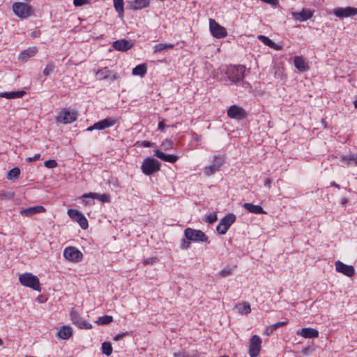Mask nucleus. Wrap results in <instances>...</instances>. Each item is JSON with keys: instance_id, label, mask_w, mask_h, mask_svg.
Listing matches in <instances>:
<instances>
[{"instance_id": "1", "label": "nucleus", "mask_w": 357, "mask_h": 357, "mask_svg": "<svg viewBox=\"0 0 357 357\" xmlns=\"http://www.w3.org/2000/svg\"><path fill=\"white\" fill-rule=\"evenodd\" d=\"M245 67L243 65L229 66L227 67L226 74L229 81L234 84L243 82Z\"/></svg>"}, {"instance_id": "2", "label": "nucleus", "mask_w": 357, "mask_h": 357, "mask_svg": "<svg viewBox=\"0 0 357 357\" xmlns=\"http://www.w3.org/2000/svg\"><path fill=\"white\" fill-rule=\"evenodd\" d=\"M19 281L24 287H30L38 292L41 291L39 279L31 273H24L20 275Z\"/></svg>"}, {"instance_id": "3", "label": "nucleus", "mask_w": 357, "mask_h": 357, "mask_svg": "<svg viewBox=\"0 0 357 357\" xmlns=\"http://www.w3.org/2000/svg\"><path fill=\"white\" fill-rule=\"evenodd\" d=\"M160 162L151 157L146 158L144 160L141 167L142 172L146 176H150L153 173L158 172L160 169Z\"/></svg>"}, {"instance_id": "4", "label": "nucleus", "mask_w": 357, "mask_h": 357, "mask_svg": "<svg viewBox=\"0 0 357 357\" xmlns=\"http://www.w3.org/2000/svg\"><path fill=\"white\" fill-rule=\"evenodd\" d=\"M14 13L22 19H26L30 17L33 13L32 7L24 3L16 2L13 5Z\"/></svg>"}, {"instance_id": "5", "label": "nucleus", "mask_w": 357, "mask_h": 357, "mask_svg": "<svg viewBox=\"0 0 357 357\" xmlns=\"http://www.w3.org/2000/svg\"><path fill=\"white\" fill-rule=\"evenodd\" d=\"M77 119V112L69 109H63L56 117L57 123L68 124L75 121Z\"/></svg>"}, {"instance_id": "6", "label": "nucleus", "mask_w": 357, "mask_h": 357, "mask_svg": "<svg viewBox=\"0 0 357 357\" xmlns=\"http://www.w3.org/2000/svg\"><path fill=\"white\" fill-rule=\"evenodd\" d=\"M185 238L193 242H206L208 236L201 230L188 227L184 231Z\"/></svg>"}, {"instance_id": "7", "label": "nucleus", "mask_w": 357, "mask_h": 357, "mask_svg": "<svg viewBox=\"0 0 357 357\" xmlns=\"http://www.w3.org/2000/svg\"><path fill=\"white\" fill-rule=\"evenodd\" d=\"M118 122V119L114 116L105 118L101 121L95 123L93 126L86 128L87 131L93 130H104L105 128L114 126Z\"/></svg>"}, {"instance_id": "8", "label": "nucleus", "mask_w": 357, "mask_h": 357, "mask_svg": "<svg viewBox=\"0 0 357 357\" xmlns=\"http://www.w3.org/2000/svg\"><path fill=\"white\" fill-rule=\"evenodd\" d=\"M67 213L73 221L79 224L82 229H86L88 228V220L79 211L71 208L68 210Z\"/></svg>"}, {"instance_id": "9", "label": "nucleus", "mask_w": 357, "mask_h": 357, "mask_svg": "<svg viewBox=\"0 0 357 357\" xmlns=\"http://www.w3.org/2000/svg\"><path fill=\"white\" fill-rule=\"evenodd\" d=\"M225 159L222 155H216L213 158L212 164L209 166L205 167L204 172L207 176H211L220 169V168L225 163Z\"/></svg>"}, {"instance_id": "10", "label": "nucleus", "mask_w": 357, "mask_h": 357, "mask_svg": "<svg viewBox=\"0 0 357 357\" xmlns=\"http://www.w3.org/2000/svg\"><path fill=\"white\" fill-rule=\"evenodd\" d=\"M63 257L66 259L73 262H79L82 259V253L75 247L69 246L64 249Z\"/></svg>"}, {"instance_id": "11", "label": "nucleus", "mask_w": 357, "mask_h": 357, "mask_svg": "<svg viewBox=\"0 0 357 357\" xmlns=\"http://www.w3.org/2000/svg\"><path fill=\"white\" fill-rule=\"evenodd\" d=\"M209 29L213 36L216 38H222L227 35L226 29L213 19L209 20Z\"/></svg>"}, {"instance_id": "12", "label": "nucleus", "mask_w": 357, "mask_h": 357, "mask_svg": "<svg viewBox=\"0 0 357 357\" xmlns=\"http://www.w3.org/2000/svg\"><path fill=\"white\" fill-rule=\"evenodd\" d=\"M261 340L259 336L255 335H253L249 343V351L248 354L250 357H257L261 350Z\"/></svg>"}, {"instance_id": "13", "label": "nucleus", "mask_w": 357, "mask_h": 357, "mask_svg": "<svg viewBox=\"0 0 357 357\" xmlns=\"http://www.w3.org/2000/svg\"><path fill=\"white\" fill-rule=\"evenodd\" d=\"M227 116L231 119L242 120L247 117V112L243 107L234 105L228 108Z\"/></svg>"}, {"instance_id": "14", "label": "nucleus", "mask_w": 357, "mask_h": 357, "mask_svg": "<svg viewBox=\"0 0 357 357\" xmlns=\"http://www.w3.org/2000/svg\"><path fill=\"white\" fill-rule=\"evenodd\" d=\"M333 14L342 19L344 17H353L357 15V8H353L350 6H347L345 8L337 7L333 10Z\"/></svg>"}, {"instance_id": "15", "label": "nucleus", "mask_w": 357, "mask_h": 357, "mask_svg": "<svg viewBox=\"0 0 357 357\" xmlns=\"http://www.w3.org/2000/svg\"><path fill=\"white\" fill-rule=\"evenodd\" d=\"M70 319L73 323L79 328L91 329L92 328V325L86 322V321L81 317L79 313L73 309L70 311Z\"/></svg>"}, {"instance_id": "16", "label": "nucleus", "mask_w": 357, "mask_h": 357, "mask_svg": "<svg viewBox=\"0 0 357 357\" xmlns=\"http://www.w3.org/2000/svg\"><path fill=\"white\" fill-rule=\"evenodd\" d=\"M96 79L102 80L109 78L111 81H114L119 78L116 73H112L107 67L99 69L96 72Z\"/></svg>"}, {"instance_id": "17", "label": "nucleus", "mask_w": 357, "mask_h": 357, "mask_svg": "<svg viewBox=\"0 0 357 357\" xmlns=\"http://www.w3.org/2000/svg\"><path fill=\"white\" fill-rule=\"evenodd\" d=\"M335 270L338 273H341L347 277H352L355 273L354 266L347 265L340 261H337L335 263Z\"/></svg>"}, {"instance_id": "18", "label": "nucleus", "mask_w": 357, "mask_h": 357, "mask_svg": "<svg viewBox=\"0 0 357 357\" xmlns=\"http://www.w3.org/2000/svg\"><path fill=\"white\" fill-rule=\"evenodd\" d=\"M314 12L309 9H302L300 12H291L292 18L298 22H305L313 16Z\"/></svg>"}, {"instance_id": "19", "label": "nucleus", "mask_w": 357, "mask_h": 357, "mask_svg": "<svg viewBox=\"0 0 357 357\" xmlns=\"http://www.w3.org/2000/svg\"><path fill=\"white\" fill-rule=\"evenodd\" d=\"M45 211L43 206H36L21 210L20 214L24 217H31L36 213H44Z\"/></svg>"}, {"instance_id": "20", "label": "nucleus", "mask_w": 357, "mask_h": 357, "mask_svg": "<svg viewBox=\"0 0 357 357\" xmlns=\"http://www.w3.org/2000/svg\"><path fill=\"white\" fill-rule=\"evenodd\" d=\"M296 334L304 338H317L319 337V331L312 328H303L297 331Z\"/></svg>"}, {"instance_id": "21", "label": "nucleus", "mask_w": 357, "mask_h": 357, "mask_svg": "<svg viewBox=\"0 0 357 357\" xmlns=\"http://www.w3.org/2000/svg\"><path fill=\"white\" fill-rule=\"evenodd\" d=\"M112 47L118 51L126 52L132 48V44L125 39L118 40L113 43Z\"/></svg>"}, {"instance_id": "22", "label": "nucleus", "mask_w": 357, "mask_h": 357, "mask_svg": "<svg viewBox=\"0 0 357 357\" xmlns=\"http://www.w3.org/2000/svg\"><path fill=\"white\" fill-rule=\"evenodd\" d=\"M149 4L150 0H132L128 3V8L137 10L149 7Z\"/></svg>"}, {"instance_id": "23", "label": "nucleus", "mask_w": 357, "mask_h": 357, "mask_svg": "<svg viewBox=\"0 0 357 357\" xmlns=\"http://www.w3.org/2000/svg\"><path fill=\"white\" fill-rule=\"evenodd\" d=\"M37 52L38 48L36 47H30L20 52L18 59L22 61H26L29 59L35 56Z\"/></svg>"}, {"instance_id": "24", "label": "nucleus", "mask_w": 357, "mask_h": 357, "mask_svg": "<svg viewBox=\"0 0 357 357\" xmlns=\"http://www.w3.org/2000/svg\"><path fill=\"white\" fill-rule=\"evenodd\" d=\"M82 197L96 199L102 203H109L111 201L110 196L108 194H98L96 192H89L88 194H84L82 196Z\"/></svg>"}, {"instance_id": "25", "label": "nucleus", "mask_w": 357, "mask_h": 357, "mask_svg": "<svg viewBox=\"0 0 357 357\" xmlns=\"http://www.w3.org/2000/svg\"><path fill=\"white\" fill-rule=\"evenodd\" d=\"M154 155L165 162H169L170 163H174L178 158L177 155L166 154L158 149L155 151Z\"/></svg>"}, {"instance_id": "26", "label": "nucleus", "mask_w": 357, "mask_h": 357, "mask_svg": "<svg viewBox=\"0 0 357 357\" xmlns=\"http://www.w3.org/2000/svg\"><path fill=\"white\" fill-rule=\"evenodd\" d=\"M26 92L23 90L10 91V92H1L0 98H5L6 99H16L22 98Z\"/></svg>"}, {"instance_id": "27", "label": "nucleus", "mask_w": 357, "mask_h": 357, "mask_svg": "<svg viewBox=\"0 0 357 357\" xmlns=\"http://www.w3.org/2000/svg\"><path fill=\"white\" fill-rule=\"evenodd\" d=\"M243 207L248 211L250 213L254 214H266V212L264 211L262 207L259 205H254L251 203H244Z\"/></svg>"}, {"instance_id": "28", "label": "nucleus", "mask_w": 357, "mask_h": 357, "mask_svg": "<svg viewBox=\"0 0 357 357\" xmlns=\"http://www.w3.org/2000/svg\"><path fill=\"white\" fill-rule=\"evenodd\" d=\"M294 63L295 67L301 72H304L308 69V65L305 59L300 56H296L294 58Z\"/></svg>"}, {"instance_id": "29", "label": "nucleus", "mask_w": 357, "mask_h": 357, "mask_svg": "<svg viewBox=\"0 0 357 357\" xmlns=\"http://www.w3.org/2000/svg\"><path fill=\"white\" fill-rule=\"evenodd\" d=\"M73 335V329L69 326H63L60 328L58 336L63 340L69 339Z\"/></svg>"}, {"instance_id": "30", "label": "nucleus", "mask_w": 357, "mask_h": 357, "mask_svg": "<svg viewBox=\"0 0 357 357\" xmlns=\"http://www.w3.org/2000/svg\"><path fill=\"white\" fill-rule=\"evenodd\" d=\"M341 161H342L347 166L351 165H357V155H344L341 157Z\"/></svg>"}, {"instance_id": "31", "label": "nucleus", "mask_w": 357, "mask_h": 357, "mask_svg": "<svg viewBox=\"0 0 357 357\" xmlns=\"http://www.w3.org/2000/svg\"><path fill=\"white\" fill-rule=\"evenodd\" d=\"M114 8L116 12L119 14L120 18L124 16V3L123 0H113Z\"/></svg>"}, {"instance_id": "32", "label": "nucleus", "mask_w": 357, "mask_h": 357, "mask_svg": "<svg viewBox=\"0 0 357 357\" xmlns=\"http://www.w3.org/2000/svg\"><path fill=\"white\" fill-rule=\"evenodd\" d=\"M147 73V66L146 64H139L135 66L132 71L133 75H138L140 77H144Z\"/></svg>"}, {"instance_id": "33", "label": "nucleus", "mask_w": 357, "mask_h": 357, "mask_svg": "<svg viewBox=\"0 0 357 357\" xmlns=\"http://www.w3.org/2000/svg\"><path fill=\"white\" fill-rule=\"evenodd\" d=\"M236 218V215L234 213H228L221 219L220 222L227 228H229L235 222Z\"/></svg>"}, {"instance_id": "34", "label": "nucleus", "mask_w": 357, "mask_h": 357, "mask_svg": "<svg viewBox=\"0 0 357 357\" xmlns=\"http://www.w3.org/2000/svg\"><path fill=\"white\" fill-rule=\"evenodd\" d=\"M236 307L241 313L248 314L251 312L250 305L246 302L238 304Z\"/></svg>"}, {"instance_id": "35", "label": "nucleus", "mask_w": 357, "mask_h": 357, "mask_svg": "<svg viewBox=\"0 0 357 357\" xmlns=\"http://www.w3.org/2000/svg\"><path fill=\"white\" fill-rule=\"evenodd\" d=\"M174 47V45L171 43H159L153 47V52L156 53L162 52L165 49H172Z\"/></svg>"}, {"instance_id": "36", "label": "nucleus", "mask_w": 357, "mask_h": 357, "mask_svg": "<svg viewBox=\"0 0 357 357\" xmlns=\"http://www.w3.org/2000/svg\"><path fill=\"white\" fill-rule=\"evenodd\" d=\"M112 347L109 342H104L101 346V351L103 354L109 356L112 353Z\"/></svg>"}, {"instance_id": "37", "label": "nucleus", "mask_w": 357, "mask_h": 357, "mask_svg": "<svg viewBox=\"0 0 357 357\" xmlns=\"http://www.w3.org/2000/svg\"><path fill=\"white\" fill-rule=\"evenodd\" d=\"M113 321V317L110 315H104L100 317L96 323L98 325H107Z\"/></svg>"}, {"instance_id": "38", "label": "nucleus", "mask_w": 357, "mask_h": 357, "mask_svg": "<svg viewBox=\"0 0 357 357\" xmlns=\"http://www.w3.org/2000/svg\"><path fill=\"white\" fill-rule=\"evenodd\" d=\"M20 174V170L18 167H14L8 172L7 178L8 179L18 178Z\"/></svg>"}, {"instance_id": "39", "label": "nucleus", "mask_w": 357, "mask_h": 357, "mask_svg": "<svg viewBox=\"0 0 357 357\" xmlns=\"http://www.w3.org/2000/svg\"><path fill=\"white\" fill-rule=\"evenodd\" d=\"M287 324H288V321L286 320V321H283L277 322V323L270 326L267 328V331H269V332H268V334H269V333H273L275 330H276L277 328H278L280 327L286 326Z\"/></svg>"}, {"instance_id": "40", "label": "nucleus", "mask_w": 357, "mask_h": 357, "mask_svg": "<svg viewBox=\"0 0 357 357\" xmlns=\"http://www.w3.org/2000/svg\"><path fill=\"white\" fill-rule=\"evenodd\" d=\"M55 68V64L53 61H49L43 70V74L45 76L51 75Z\"/></svg>"}, {"instance_id": "41", "label": "nucleus", "mask_w": 357, "mask_h": 357, "mask_svg": "<svg viewBox=\"0 0 357 357\" xmlns=\"http://www.w3.org/2000/svg\"><path fill=\"white\" fill-rule=\"evenodd\" d=\"M257 39L263 43L265 45L268 47H273V41L271 40L268 37L264 36V35H259L257 36Z\"/></svg>"}, {"instance_id": "42", "label": "nucleus", "mask_w": 357, "mask_h": 357, "mask_svg": "<svg viewBox=\"0 0 357 357\" xmlns=\"http://www.w3.org/2000/svg\"><path fill=\"white\" fill-rule=\"evenodd\" d=\"M14 197H15V192H12V191L0 193V199L1 200H4V199L10 200V199H13Z\"/></svg>"}, {"instance_id": "43", "label": "nucleus", "mask_w": 357, "mask_h": 357, "mask_svg": "<svg viewBox=\"0 0 357 357\" xmlns=\"http://www.w3.org/2000/svg\"><path fill=\"white\" fill-rule=\"evenodd\" d=\"M217 220H218L217 214L215 213H210L209 215H208L205 218L204 220H205V222H206L208 224H212V223L215 222V221H217Z\"/></svg>"}, {"instance_id": "44", "label": "nucleus", "mask_w": 357, "mask_h": 357, "mask_svg": "<svg viewBox=\"0 0 357 357\" xmlns=\"http://www.w3.org/2000/svg\"><path fill=\"white\" fill-rule=\"evenodd\" d=\"M216 229H217V231L220 234H225L227 233V231H228L229 228H227L226 226H225L224 225H222L221 222H220L217 227H216Z\"/></svg>"}, {"instance_id": "45", "label": "nucleus", "mask_w": 357, "mask_h": 357, "mask_svg": "<svg viewBox=\"0 0 357 357\" xmlns=\"http://www.w3.org/2000/svg\"><path fill=\"white\" fill-rule=\"evenodd\" d=\"M44 166L47 168L52 169L57 166V162L55 160H46L44 162Z\"/></svg>"}, {"instance_id": "46", "label": "nucleus", "mask_w": 357, "mask_h": 357, "mask_svg": "<svg viewBox=\"0 0 357 357\" xmlns=\"http://www.w3.org/2000/svg\"><path fill=\"white\" fill-rule=\"evenodd\" d=\"M173 143L171 140L166 139L162 143L161 146L165 151L169 150L172 148Z\"/></svg>"}, {"instance_id": "47", "label": "nucleus", "mask_w": 357, "mask_h": 357, "mask_svg": "<svg viewBox=\"0 0 357 357\" xmlns=\"http://www.w3.org/2000/svg\"><path fill=\"white\" fill-rule=\"evenodd\" d=\"M158 261L157 257H149L144 259L143 264L146 266L149 264H153Z\"/></svg>"}, {"instance_id": "48", "label": "nucleus", "mask_w": 357, "mask_h": 357, "mask_svg": "<svg viewBox=\"0 0 357 357\" xmlns=\"http://www.w3.org/2000/svg\"><path fill=\"white\" fill-rule=\"evenodd\" d=\"M190 247V241L187 240L186 238H183L181 243V249L186 250Z\"/></svg>"}, {"instance_id": "49", "label": "nucleus", "mask_w": 357, "mask_h": 357, "mask_svg": "<svg viewBox=\"0 0 357 357\" xmlns=\"http://www.w3.org/2000/svg\"><path fill=\"white\" fill-rule=\"evenodd\" d=\"M88 0H73V5L75 7H79L88 3Z\"/></svg>"}, {"instance_id": "50", "label": "nucleus", "mask_w": 357, "mask_h": 357, "mask_svg": "<svg viewBox=\"0 0 357 357\" xmlns=\"http://www.w3.org/2000/svg\"><path fill=\"white\" fill-rule=\"evenodd\" d=\"M40 153H36L35 154L33 157H29V158H27L26 159V162H34V161H36V160H38L40 158Z\"/></svg>"}, {"instance_id": "51", "label": "nucleus", "mask_w": 357, "mask_h": 357, "mask_svg": "<svg viewBox=\"0 0 357 357\" xmlns=\"http://www.w3.org/2000/svg\"><path fill=\"white\" fill-rule=\"evenodd\" d=\"M231 273V270L229 268H223L221 272L220 275L222 277H227Z\"/></svg>"}, {"instance_id": "52", "label": "nucleus", "mask_w": 357, "mask_h": 357, "mask_svg": "<svg viewBox=\"0 0 357 357\" xmlns=\"http://www.w3.org/2000/svg\"><path fill=\"white\" fill-rule=\"evenodd\" d=\"M261 1L264 2V3H266L272 5L273 6H276L279 3L278 0H261Z\"/></svg>"}, {"instance_id": "53", "label": "nucleus", "mask_w": 357, "mask_h": 357, "mask_svg": "<svg viewBox=\"0 0 357 357\" xmlns=\"http://www.w3.org/2000/svg\"><path fill=\"white\" fill-rule=\"evenodd\" d=\"M127 335H128V332H125V333H121V334H117L116 335H115L114 337V341H119L121 339H122L123 337L126 336Z\"/></svg>"}, {"instance_id": "54", "label": "nucleus", "mask_w": 357, "mask_h": 357, "mask_svg": "<svg viewBox=\"0 0 357 357\" xmlns=\"http://www.w3.org/2000/svg\"><path fill=\"white\" fill-rule=\"evenodd\" d=\"M166 127V125L165 123V121H161L158 123V130H160V131H164L165 130V128Z\"/></svg>"}, {"instance_id": "55", "label": "nucleus", "mask_w": 357, "mask_h": 357, "mask_svg": "<svg viewBox=\"0 0 357 357\" xmlns=\"http://www.w3.org/2000/svg\"><path fill=\"white\" fill-rule=\"evenodd\" d=\"M264 186L271 188V180L268 178H266L264 181Z\"/></svg>"}, {"instance_id": "56", "label": "nucleus", "mask_w": 357, "mask_h": 357, "mask_svg": "<svg viewBox=\"0 0 357 357\" xmlns=\"http://www.w3.org/2000/svg\"><path fill=\"white\" fill-rule=\"evenodd\" d=\"M142 144L144 147H150L151 146V143L149 141H143Z\"/></svg>"}, {"instance_id": "57", "label": "nucleus", "mask_w": 357, "mask_h": 357, "mask_svg": "<svg viewBox=\"0 0 357 357\" xmlns=\"http://www.w3.org/2000/svg\"><path fill=\"white\" fill-rule=\"evenodd\" d=\"M174 357H185L183 352H175L174 353Z\"/></svg>"}, {"instance_id": "58", "label": "nucleus", "mask_w": 357, "mask_h": 357, "mask_svg": "<svg viewBox=\"0 0 357 357\" xmlns=\"http://www.w3.org/2000/svg\"><path fill=\"white\" fill-rule=\"evenodd\" d=\"M270 47L273 48L275 50H280L282 49V47L280 45L275 44L274 42H273V46Z\"/></svg>"}, {"instance_id": "59", "label": "nucleus", "mask_w": 357, "mask_h": 357, "mask_svg": "<svg viewBox=\"0 0 357 357\" xmlns=\"http://www.w3.org/2000/svg\"><path fill=\"white\" fill-rule=\"evenodd\" d=\"M40 35V31H33L31 33V37H38Z\"/></svg>"}, {"instance_id": "60", "label": "nucleus", "mask_w": 357, "mask_h": 357, "mask_svg": "<svg viewBox=\"0 0 357 357\" xmlns=\"http://www.w3.org/2000/svg\"><path fill=\"white\" fill-rule=\"evenodd\" d=\"M331 185L332 186H334V187L337 188H340V185H339V184H337V183H336L335 181H332V182L331 183Z\"/></svg>"}, {"instance_id": "61", "label": "nucleus", "mask_w": 357, "mask_h": 357, "mask_svg": "<svg viewBox=\"0 0 357 357\" xmlns=\"http://www.w3.org/2000/svg\"><path fill=\"white\" fill-rule=\"evenodd\" d=\"M321 123L324 126V127L326 128V121L322 119Z\"/></svg>"}, {"instance_id": "62", "label": "nucleus", "mask_w": 357, "mask_h": 357, "mask_svg": "<svg viewBox=\"0 0 357 357\" xmlns=\"http://www.w3.org/2000/svg\"><path fill=\"white\" fill-rule=\"evenodd\" d=\"M347 199H345V198L342 199V203L343 204H345V203H347Z\"/></svg>"}, {"instance_id": "63", "label": "nucleus", "mask_w": 357, "mask_h": 357, "mask_svg": "<svg viewBox=\"0 0 357 357\" xmlns=\"http://www.w3.org/2000/svg\"><path fill=\"white\" fill-rule=\"evenodd\" d=\"M3 344V341L0 338V345H1Z\"/></svg>"}]
</instances>
